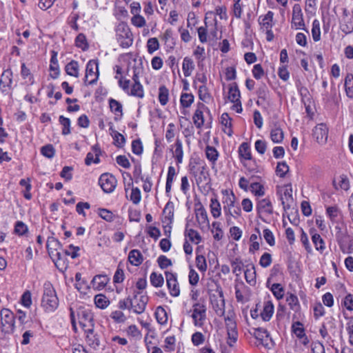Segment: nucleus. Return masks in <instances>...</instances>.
Returning a JSON list of instances; mask_svg holds the SVG:
<instances>
[{"label":"nucleus","instance_id":"nucleus-1","mask_svg":"<svg viewBox=\"0 0 353 353\" xmlns=\"http://www.w3.org/2000/svg\"><path fill=\"white\" fill-rule=\"evenodd\" d=\"M41 307L46 312H53L59 306V299L55 290L50 282L43 285V293L41 299Z\"/></svg>","mask_w":353,"mask_h":353},{"label":"nucleus","instance_id":"nucleus-2","mask_svg":"<svg viewBox=\"0 0 353 353\" xmlns=\"http://www.w3.org/2000/svg\"><path fill=\"white\" fill-rule=\"evenodd\" d=\"M223 206V212L226 216V221L228 225L233 224L232 218H238L241 216V210L239 206L235 205V196L232 193L230 196H228Z\"/></svg>","mask_w":353,"mask_h":353},{"label":"nucleus","instance_id":"nucleus-3","mask_svg":"<svg viewBox=\"0 0 353 353\" xmlns=\"http://www.w3.org/2000/svg\"><path fill=\"white\" fill-rule=\"evenodd\" d=\"M234 319L235 314L232 311H228L227 316L224 319L228 332V344L231 347L233 346L238 339L236 323Z\"/></svg>","mask_w":353,"mask_h":353},{"label":"nucleus","instance_id":"nucleus-4","mask_svg":"<svg viewBox=\"0 0 353 353\" xmlns=\"http://www.w3.org/2000/svg\"><path fill=\"white\" fill-rule=\"evenodd\" d=\"M116 33L117 39L122 48H128L132 44V34L127 24L119 23L117 27Z\"/></svg>","mask_w":353,"mask_h":353},{"label":"nucleus","instance_id":"nucleus-5","mask_svg":"<svg viewBox=\"0 0 353 353\" xmlns=\"http://www.w3.org/2000/svg\"><path fill=\"white\" fill-rule=\"evenodd\" d=\"M1 332L4 333L12 332L14 328V316L9 310L3 308L0 312Z\"/></svg>","mask_w":353,"mask_h":353},{"label":"nucleus","instance_id":"nucleus-6","mask_svg":"<svg viewBox=\"0 0 353 353\" xmlns=\"http://www.w3.org/2000/svg\"><path fill=\"white\" fill-rule=\"evenodd\" d=\"M99 75V63L97 60H90L85 69V83L88 85L95 84Z\"/></svg>","mask_w":353,"mask_h":353},{"label":"nucleus","instance_id":"nucleus-7","mask_svg":"<svg viewBox=\"0 0 353 353\" xmlns=\"http://www.w3.org/2000/svg\"><path fill=\"white\" fill-rule=\"evenodd\" d=\"M206 306L203 304L196 303L192 305L191 317L196 327H201L204 325L206 320Z\"/></svg>","mask_w":353,"mask_h":353},{"label":"nucleus","instance_id":"nucleus-8","mask_svg":"<svg viewBox=\"0 0 353 353\" xmlns=\"http://www.w3.org/2000/svg\"><path fill=\"white\" fill-rule=\"evenodd\" d=\"M340 29L345 34L353 32V11H350L347 8L343 9L340 20Z\"/></svg>","mask_w":353,"mask_h":353},{"label":"nucleus","instance_id":"nucleus-9","mask_svg":"<svg viewBox=\"0 0 353 353\" xmlns=\"http://www.w3.org/2000/svg\"><path fill=\"white\" fill-rule=\"evenodd\" d=\"M253 336L260 342L261 345L266 348L270 349L274 345L269 333L264 328L259 327L254 329Z\"/></svg>","mask_w":353,"mask_h":353},{"label":"nucleus","instance_id":"nucleus-10","mask_svg":"<svg viewBox=\"0 0 353 353\" xmlns=\"http://www.w3.org/2000/svg\"><path fill=\"white\" fill-rule=\"evenodd\" d=\"M99 183L105 192L110 193L115 189L117 180L113 175L109 173H104L101 175Z\"/></svg>","mask_w":353,"mask_h":353},{"label":"nucleus","instance_id":"nucleus-11","mask_svg":"<svg viewBox=\"0 0 353 353\" xmlns=\"http://www.w3.org/2000/svg\"><path fill=\"white\" fill-rule=\"evenodd\" d=\"M78 316L79 323L83 329L94 327L93 314L90 309L80 307L78 310Z\"/></svg>","mask_w":353,"mask_h":353},{"label":"nucleus","instance_id":"nucleus-12","mask_svg":"<svg viewBox=\"0 0 353 353\" xmlns=\"http://www.w3.org/2000/svg\"><path fill=\"white\" fill-rule=\"evenodd\" d=\"M148 301V298L145 295L138 296V293H135L133 299H131V309L137 314H142L145 310Z\"/></svg>","mask_w":353,"mask_h":353},{"label":"nucleus","instance_id":"nucleus-13","mask_svg":"<svg viewBox=\"0 0 353 353\" xmlns=\"http://www.w3.org/2000/svg\"><path fill=\"white\" fill-rule=\"evenodd\" d=\"M165 279L170 294L172 296H178L180 294V288L176 279V274L166 272Z\"/></svg>","mask_w":353,"mask_h":353},{"label":"nucleus","instance_id":"nucleus-14","mask_svg":"<svg viewBox=\"0 0 353 353\" xmlns=\"http://www.w3.org/2000/svg\"><path fill=\"white\" fill-rule=\"evenodd\" d=\"M84 332L87 344L94 350L98 349L101 343L100 336L95 332L94 327L85 328Z\"/></svg>","mask_w":353,"mask_h":353},{"label":"nucleus","instance_id":"nucleus-15","mask_svg":"<svg viewBox=\"0 0 353 353\" xmlns=\"http://www.w3.org/2000/svg\"><path fill=\"white\" fill-rule=\"evenodd\" d=\"M328 136V128L324 123H319L313 130V137L319 143H325Z\"/></svg>","mask_w":353,"mask_h":353},{"label":"nucleus","instance_id":"nucleus-16","mask_svg":"<svg viewBox=\"0 0 353 353\" xmlns=\"http://www.w3.org/2000/svg\"><path fill=\"white\" fill-rule=\"evenodd\" d=\"M281 203L284 210L289 209L293 203L292 188L291 184L285 186L283 194L281 196Z\"/></svg>","mask_w":353,"mask_h":353},{"label":"nucleus","instance_id":"nucleus-17","mask_svg":"<svg viewBox=\"0 0 353 353\" xmlns=\"http://www.w3.org/2000/svg\"><path fill=\"white\" fill-rule=\"evenodd\" d=\"M190 172L195 177L196 183L200 185L203 183H206L208 181V174L205 171V168L203 166L196 170V167L192 166L190 168Z\"/></svg>","mask_w":353,"mask_h":353},{"label":"nucleus","instance_id":"nucleus-18","mask_svg":"<svg viewBox=\"0 0 353 353\" xmlns=\"http://www.w3.org/2000/svg\"><path fill=\"white\" fill-rule=\"evenodd\" d=\"M274 13L272 11H268L265 15H261L259 17V23L261 26V30L263 31L268 29H272L273 23Z\"/></svg>","mask_w":353,"mask_h":353},{"label":"nucleus","instance_id":"nucleus-19","mask_svg":"<svg viewBox=\"0 0 353 353\" xmlns=\"http://www.w3.org/2000/svg\"><path fill=\"white\" fill-rule=\"evenodd\" d=\"M205 108L204 104L199 103L197 109L195 110L192 119L195 126L200 129L204 124V117L203 109Z\"/></svg>","mask_w":353,"mask_h":353},{"label":"nucleus","instance_id":"nucleus-20","mask_svg":"<svg viewBox=\"0 0 353 353\" xmlns=\"http://www.w3.org/2000/svg\"><path fill=\"white\" fill-rule=\"evenodd\" d=\"M100 154H101V150L99 148V146L97 145L92 146V152H90L87 154V156L85 159V163L87 165H90L92 163H99Z\"/></svg>","mask_w":353,"mask_h":353},{"label":"nucleus","instance_id":"nucleus-21","mask_svg":"<svg viewBox=\"0 0 353 353\" xmlns=\"http://www.w3.org/2000/svg\"><path fill=\"white\" fill-rule=\"evenodd\" d=\"M109 281V279L106 275L98 274L94 276L91 281L92 288L97 290H103Z\"/></svg>","mask_w":353,"mask_h":353},{"label":"nucleus","instance_id":"nucleus-22","mask_svg":"<svg viewBox=\"0 0 353 353\" xmlns=\"http://www.w3.org/2000/svg\"><path fill=\"white\" fill-rule=\"evenodd\" d=\"M212 303L215 313L219 316H223L225 314V300L222 292H220L219 299L213 300Z\"/></svg>","mask_w":353,"mask_h":353},{"label":"nucleus","instance_id":"nucleus-23","mask_svg":"<svg viewBox=\"0 0 353 353\" xmlns=\"http://www.w3.org/2000/svg\"><path fill=\"white\" fill-rule=\"evenodd\" d=\"M109 105L110 110L115 115L114 119L116 121L121 119L123 116V107L121 103L114 99H110L109 100Z\"/></svg>","mask_w":353,"mask_h":353},{"label":"nucleus","instance_id":"nucleus-24","mask_svg":"<svg viewBox=\"0 0 353 353\" xmlns=\"http://www.w3.org/2000/svg\"><path fill=\"white\" fill-rule=\"evenodd\" d=\"M257 209L259 212L272 214L273 213V207L272 202L268 198L260 200L257 205Z\"/></svg>","mask_w":353,"mask_h":353},{"label":"nucleus","instance_id":"nucleus-25","mask_svg":"<svg viewBox=\"0 0 353 353\" xmlns=\"http://www.w3.org/2000/svg\"><path fill=\"white\" fill-rule=\"evenodd\" d=\"M246 282L253 286L256 284V270L254 265H247L244 272Z\"/></svg>","mask_w":353,"mask_h":353},{"label":"nucleus","instance_id":"nucleus-26","mask_svg":"<svg viewBox=\"0 0 353 353\" xmlns=\"http://www.w3.org/2000/svg\"><path fill=\"white\" fill-rule=\"evenodd\" d=\"M241 94L238 85L236 83L230 84L228 88V99L231 102H236L240 100Z\"/></svg>","mask_w":353,"mask_h":353},{"label":"nucleus","instance_id":"nucleus-27","mask_svg":"<svg viewBox=\"0 0 353 353\" xmlns=\"http://www.w3.org/2000/svg\"><path fill=\"white\" fill-rule=\"evenodd\" d=\"M221 123L224 126L223 132L228 136H232V119L230 117L228 113L222 114L221 117Z\"/></svg>","mask_w":353,"mask_h":353},{"label":"nucleus","instance_id":"nucleus-28","mask_svg":"<svg viewBox=\"0 0 353 353\" xmlns=\"http://www.w3.org/2000/svg\"><path fill=\"white\" fill-rule=\"evenodd\" d=\"M182 70L185 77H190L194 70V63L190 57H185L182 64Z\"/></svg>","mask_w":353,"mask_h":353},{"label":"nucleus","instance_id":"nucleus-29","mask_svg":"<svg viewBox=\"0 0 353 353\" xmlns=\"http://www.w3.org/2000/svg\"><path fill=\"white\" fill-rule=\"evenodd\" d=\"M256 94L259 99L256 103L259 105L261 103L266 101L269 98V90L265 84H261L256 90Z\"/></svg>","mask_w":353,"mask_h":353},{"label":"nucleus","instance_id":"nucleus-30","mask_svg":"<svg viewBox=\"0 0 353 353\" xmlns=\"http://www.w3.org/2000/svg\"><path fill=\"white\" fill-rule=\"evenodd\" d=\"M128 260L132 265L138 266L143 262V256L139 250H132L129 253Z\"/></svg>","mask_w":353,"mask_h":353},{"label":"nucleus","instance_id":"nucleus-31","mask_svg":"<svg viewBox=\"0 0 353 353\" xmlns=\"http://www.w3.org/2000/svg\"><path fill=\"white\" fill-rule=\"evenodd\" d=\"M336 238L341 250L343 252L345 248L347 247L350 237L346 234V232H343L339 230L336 235Z\"/></svg>","mask_w":353,"mask_h":353},{"label":"nucleus","instance_id":"nucleus-32","mask_svg":"<svg viewBox=\"0 0 353 353\" xmlns=\"http://www.w3.org/2000/svg\"><path fill=\"white\" fill-rule=\"evenodd\" d=\"M206 158L211 162L212 165H214L219 157V152L216 149L210 145H207L205 150Z\"/></svg>","mask_w":353,"mask_h":353},{"label":"nucleus","instance_id":"nucleus-33","mask_svg":"<svg viewBox=\"0 0 353 353\" xmlns=\"http://www.w3.org/2000/svg\"><path fill=\"white\" fill-rule=\"evenodd\" d=\"M128 94L142 99L144 97V90L141 83H133Z\"/></svg>","mask_w":353,"mask_h":353},{"label":"nucleus","instance_id":"nucleus-34","mask_svg":"<svg viewBox=\"0 0 353 353\" xmlns=\"http://www.w3.org/2000/svg\"><path fill=\"white\" fill-rule=\"evenodd\" d=\"M66 73L74 77H79V63L76 61H71L65 68Z\"/></svg>","mask_w":353,"mask_h":353},{"label":"nucleus","instance_id":"nucleus-35","mask_svg":"<svg viewBox=\"0 0 353 353\" xmlns=\"http://www.w3.org/2000/svg\"><path fill=\"white\" fill-rule=\"evenodd\" d=\"M270 137L274 143H279L282 142L284 134L282 129L279 127H275L271 130Z\"/></svg>","mask_w":353,"mask_h":353},{"label":"nucleus","instance_id":"nucleus-36","mask_svg":"<svg viewBox=\"0 0 353 353\" xmlns=\"http://www.w3.org/2000/svg\"><path fill=\"white\" fill-rule=\"evenodd\" d=\"M210 210L214 218L216 219L221 216V205L216 198H212L210 200Z\"/></svg>","mask_w":353,"mask_h":353},{"label":"nucleus","instance_id":"nucleus-37","mask_svg":"<svg viewBox=\"0 0 353 353\" xmlns=\"http://www.w3.org/2000/svg\"><path fill=\"white\" fill-rule=\"evenodd\" d=\"M345 90L346 95L350 98H353V74H348L345 79Z\"/></svg>","mask_w":353,"mask_h":353},{"label":"nucleus","instance_id":"nucleus-38","mask_svg":"<svg viewBox=\"0 0 353 353\" xmlns=\"http://www.w3.org/2000/svg\"><path fill=\"white\" fill-rule=\"evenodd\" d=\"M174 147V157L178 163H181L183 161V151L182 148V141L179 139H176Z\"/></svg>","mask_w":353,"mask_h":353},{"label":"nucleus","instance_id":"nucleus-39","mask_svg":"<svg viewBox=\"0 0 353 353\" xmlns=\"http://www.w3.org/2000/svg\"><path fill=\"white\" fill-rule=\"evenodd\" d=\"M274 312V306L270 302H268L263 307V310L261 313V318L265 321H268Z\"/></svg>","mask_w":353,"mask_h":353},{"label":"nucleus","instance_id":"nucleus-40","mask_svg":"<svg viewBox=\"0 0 353 353\" xmlns=\"http://www.w3.org/2000/svg\"><path fill=\"white\" fill-rule=\"evenodd\" d=\"M176 175L175 168L173 166H170L168 168V172L166 179V185H165V192L169 194L171 191L172 184L174 180V177Z\"/></svg>","mask_w":353,"mask_h":353},{"label":"nucleus","instance_id":"nucleus-41","mask_svg":"<svg viewBox=\"0 0 353 353\" xmlns=\"http://www.w3.org/2000/svg\"><path fill=\"white\" fill-rule=\"evenodd\" d=\"M155 316H156L157 322L159 323H160L161 325H164L167 323V321H168L167 312L163 307L159 306L157 308L156 312H155Z\"/></svg>","mask_w":353,"mask_h":353},{"label":"nucleus","instance_id":"nucleus-42","mask_svg":"<svg viewBox=\"0 0 353 353\" xmlns=\"http://www.w3.org/2000/svg\"><path fill=\"white\" fill-rule=\"evenodd\" d=\"M239 154L241 158L245 160H250L251 159V152L250 148L247 143H243L239 148Z\"/></svg>","mask_w":353,"mask_h":353},{"label":"nucleus","instance_id":"nucleus-43","mask_svg":"<svg viewBox=\"0 0 353 353\" xmlns=\"http://www.w3.org/2000/svg\"><path fill=\"white\" fill-rule=\"evenodd\" d=\"M169 90L165 85H161L159 88V101L162 105L167 104L168 101Z\"/></svg>","mask_w":353,"mask_h":353},{"label":"nucleus","instance_id":"nucleus-44","mask_svg":"<svg viewBox=\"0 0 353 353\" xmlns=\"http://www.w3.org/2000/svg\"><path fill=\"white\" fill-rule=\"evenodd\" d=\"M312 241L316 250L322 252L325 249V242L319 234H313L312 236Z\"/></svg>","mask_w":353,"mask_h":353},{"label":"nucleus","instance_id":"nucleus-45","mask_svg":"<svg viewBox=\"0 0 353 353\" xmlns=\"http://www.w3.org/2000/svg\"><path fill=\"white\" fill-rule=\"evenodd\" d=\"M12 73L11 70H5L1 78L0 84L3 85V87L10 88L11 86L12 80Z\"/></svg>","mask_w":353,"mask_h":353},{"label":"nucleus","instance_id":"nucleus-46","mask_svg":"<svg viewBox=\"0 0 353 353\" xmlns=\"http://www.w3.org/2000/svg\"><path fill=\"white\" fill-rule=\"evenodd\" d=\"M185 236L189 238V240L195 244H198L201 241V236L199 232L193 229H186Z\"/></svg>","mask_w":353,"mask_h":353},{"label":"nucleus","instance_id":"nucleus-47","mask_svg":"<svg viewBox=\"0 0 353 353\" xmlns=\"http://www.w3.org/2000/svg\"><path fill=\"white\" fill-rule=\"evenodd\" d=\"M151 284L156 287L159 288L163 285L164 279L161 274H157V272H152L150 276Z\"/></svg>","mask_w":353,"mask_h":353},{"label":"nucleus","instance_id":"nucleus-48","mask_svg":"<svg viewBox=\"0 0 353 353\" xmlns=\"http://www.w3.org/2000/svg\"><path fill=\"white\" fill-rule=\"evenodd\" d=\"M250 188L255 196H262L265 194L264 187L260 183L252 181Z\"/></svg>","mask_w":353,"mask_h":353},{"label":"nucleus","instance_id":"nucleus-49","mask_svg":"<svg viewBox=\"0 0 353 353\" xmlns=\"http://www.w3.org/2000/svg\"><path fill=\"white\" fill-rule=\"evenodd\" d=\"M312 39L314 41H319L321 39L320 22L318 19H314L312 22Z\"/></svg>","mask_w":353,"mask_h":353},{"label":"nucleus","instance_id":"nucleus-50","mask_svg":"<svg viewBox=\"0 0 353 353\" xmlns=\"http://www.w3.org/2000/svg\"><path fill=\"white\" fill-rule=\"evenodd\" d=\"M231 266L232 268L233 274H234L236 276H239L241 274L242 268L243 266L242 261L239 258H236L231 261Z\"/></svg>","mask_w":353,"mask_h":353},{"label":"nucleus","instance_id":"nucleus-51","mask_svg":"<svg viewBox=\"0 0 353 353\" xmlns=\"http://www.w3.org/2000/svg\"><path fill=\"white\" fill-rule=\"evenodd\" d=\"M59 121L63 127L62 128V134L63 135L69 134L71 132L70 119L66 118L61 115L59 118Z\"/></svg>","mask_w":353,"mask_h":353},{"label":"nucleus","instance_id":"nucleus-52","mask_svg":"<svg viewBox=\"0 0 353 353\" xmlns=\"http://www.w3.org/2000/svg\"><path fill=\"white\" fill-rule=\"evenodd\" d=\"M94 303L97 307L104 309L108 307L109 301L105 296L97 294L94 297Z\"/></svg>","mask_w":353,"mask_h":353},{"label":"nucleus","instance_id":"nucleus-53","mask_svg":"<svg viewBox=\"0 0 353 353\" xmlns=\"http://www.w3.org/2000/svg\"><path fill=\"white\" fill-rule=\"evenodd\" d=\"M305 23L303 14L292 15V27L295 29H304Z\"/></svg>","mask_w":353,"mask_h":353},{"label":"nucleus","instance_id":"nucleus-54","mask_svg":"<svg viewBox=\"0 0 353 353\" xmlns=\"http://www.w3.org/2000/svg\"><path fill=\"white\" fill-rule=\"evenodd\" d=\"M28 232V226L21 221H18L16 222L14 225V232L19 235L23 236L25 235Z\"/></svg>","mask_w":353,"mask_h":353},{"label":"nucleus","instance_id":"nucleus-55","mask_svg":"<svg viewBox=\"0 0 353 353\" xmlns=\"http://www.w3.org/2000/svg\"><path fill=\"white\" fill-rule=\"evenodd\" d=\"M194 101V96L189 93H182L180 102L183 108L190 107Z\"/></svg>","mask_w":353,"mask_h":353},{"label":"nucleus","instance_id":"nucleus-56","mask_svg":"<svg viewBox=\"0 0 353 353\" xmlns=\"http://www.w3.org/2000/svg\"><path fill=\"white\" fill-rule=\"evenodd\" d=\"M199 97L200 100L204 102L210 99L211 96L205 85H202L199 88Z\"/></svg>","mask_w":353,"mask_h":353},{"label":"nucleus","instance_id":"nucleus-57","mask_svg":"<svg viewBox=\"0 0 353 353\" xmlns=\"http://www.w3.org/2000/svg\"><path fill=\"white\" fill-rule=\"evenodd\" d=\"M163 214H165V219L171 222L174 217V205L172 202L167 203L163 209Z\"/></svg>","mask_w":353,"mask_h":353},{"label":"nucleus","instance_id":"nucleus-58","mask_svg":"<svg viewBox=\"0 0 353 353\" xmlns=\"http://www.w3.org/2000/svg\"><path fill=\"white\" fill-rule=\"evenodd\" d=\"M271 290L277 299H281L284 296V290L280 283L272 284Z\"/></svg>","mask_w":353,"mask_h":353},{"label":"nucleus","instance_id":"nucleus-59","mask_svg":"<svg viewBox=\"0 0 353 353\" xmlns=\"http://www.w3.org/2000/svg\"><path fill=\"white\" fill-rule=\"evenodd\" d=\"M75 43H76V46L78 48H81L83 50H85L88 48V44L87 43L86 37L82 33L79 34L78 36L76 37Z\"/></svg>","mask_w":353,"mask_h":353},{"label":"nucleus","instance_id":"nucleus-60","mask_svg":"<svg viewBox=\"0 0 353 353\" xmlns=\"http://www.w3.org/2000/svg\"><path fill=\"white\" fill-rule=\"evenodd\" d=\"M148 52L149 54H152L157 50L159 48V43L157 38H150L147 42Z\"/></svg>","mask_w":353,"mask_h":353},{"label":"nucleus","instance_id":"nucleus-61","mask_svg":"<svg viewBox=\"0 0 353 353\" xmlns=\"http://www.w3.org/2000/svg\"><path fill=\"white\" fill-rule=\"evenodd\" d=\"M196 218L199 223L205 224L208 223V214L203 208L196 210Z\"/></svg>","mask_w":353,"mask_h":353},{"label":"nucleus","instance_id":"nucleus-62","mask_svg":"<svg viewBox=\"0 0 353 353\" xmlns=\"http://www.w3.org/2000/svg\"><path fill=\"white\" fill-rule=\"evenodd\" d=\"M196 268L199 271L205 272L207 270L206 259L203 255H197L196 257Z\"/></svg>","mask_w":353,"mask_h":353},{"label":"nucleus","instance_id":"nucleus-63","mask_svg":"<svg viewBox=\"0 0 353 353\" xmlns=\"http://www.w3.org/2000/svg\"><path fill=\"white\" fill-rule=\"evenodd\" d=\"M289 171V167L284 161L279 162L276 166V172L280 177H284Z\"/></svg>","mask_w":353,"mask_h":353},{"label":"nucleus","instance_id":"nucleus-64","mask_svg":"<svg viewBox=\"0 0 353 353\" xmlns=\"http://www.w3.org/2000/svg\"><path fill=\"white\" fill-rule=\"evenodd\" d=\"M340 210L336 206H330L326 209V213L332 221H336Z\"/></svg>","mask_w":353,"mask_h":353}]
</instances>
